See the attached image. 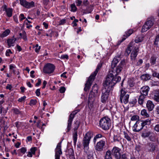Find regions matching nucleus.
<instances>
[{
    "instance_id": "nucleus-1",
    "label": "nucleus",
    "mask_w": 159,
    "mask_h": 159,
    "mask_svg": "<svg viewBox=\"0 0 159 159\" xmlns=\"http://www.w3.org/2000/svg\"><path fill=\"white\" fill-rule=\"evenodd\" d=\"M126 62L124 60L122 61L115 70L113 68L111 70L107 75L106 81L112 83L115 82V84L121 80V78L117 75L120 73L123 68H125Z\"/></svg>"
},
{
    "instance_id": "nucleus-2",
    "label": "nucleus",
    "mask_w": 159,
    "mask_h": 159,
    "mask_svg": "<svg viewBox=\"0 0 159 159\" xmlns=\"http://www.w3.org/2000/svg\"><path fill=\"white\" fill-rule=\"evenodd\" d=\"M105 81L104 84V88L102 89L101 97V101L102 103H105L107 100L108 95L111 88L115 84V82L110 83Z\"/></svg>"
},
{
    "instance_id": "nucleus-3",
    "label": "nucleus",
    "mask_w": 159,
    "mask_h": 159,
    "mask_svg": "<svg viewBox=\"0 0 159 159\" xmlns=\"http://www.w3.org/2000/svg\"><path fill=\"white\" fill-rule=\"evenodd\" d=\"M102 63H99L97 66V67L95 71H94L89 77L87 83L85 84V87L84 89V90L85 91H87L90 89L93 81L94 80L95 77L99 70L102 67Z\"/></svg>"
},
{
    "instance_id": "nucleus-4",
    "label": "nucleus",
    "mask_w": 159,
    "mask_h": 159,
    "mask_svg": "<svg viewBox=\"0 0 159 159\" xmlns=\"http://www.w3.org/2000/svg\"><path fill=\"white\" fill-rule=\"evenodd\" d=\"M92 134L90 132H88L86 134L83 138L82 144L84 150L87 151L89 148V144L92 137Z\"/></svg>"
},
{
    "instance_id": "nucleus-5",
    "label": "nucleus",
    "mask_w": 159,
    "mask_h": 159,
    "mask_svg": "<svg viewBox=\"0 0 159 159\" xmlns=\"http://www.w3.org/2000/svg\"><path fill=\"white\" fill-rule=\"evenodd\" d=\"M148 122L147 120L143 121L142 120H138L133 126L134 131L135 132L139 131L148 124Z\"/></svg>"
},
{
    "instance_id": "nucleus-6",
    "label": "nucleus",
    "mask_w": 159,
    "mask_h": 159,
    "mask_svg": "<svg viewBox=\"0 0 159 159\" xmlns=\"http://www.w3.org/2000/svg\"><path fill=\"white\" fill-rule=\"evenodd\" d=\"M55 69V66L52 64L48 63L43 68V71L44 73L50 74L53 72Z\"/></svg>"
},
{
    "instance_id": "nucleus-7",
    "label": "nucleus",
    "mask_w": 159,
    "mask_h": 159,
    "mask_svg": "<svg viewBox=\"0 0 159 159\" xmlns=\"http://www.w3.org/2000/svg\"><path fill=\"white\" fill-rule=\"evenodd\" d=\"M129 95L125 91V89L121 88L120 97V101L121 103L124 102L125 104L127 103L129 101Z\"/></svg>"
},
{
    "instance_id": "nucleus-8",
    "label": "nucleus",
    "mask_w": 159,
    "mask_h": 159,
    "mask_svg": "<svg viewBox=\"0 0 159 159\" xmlns=\"http://www.w3.org/2000/svg\"><path fill=\"white\" fill-rule=\"evenodd\" d=\"M106 139L101 140L98 142L95 146L96 150L101 152L106 148Z\"/></svg>"
},
{
    "instance_id": "nucleus-9",
    "label": "nucleus",
    "mask_w": 159,
    "mask_h": 159,
    "mask_svg": "<svg viewBox=\"0 0 159 159\" xmlns=\"http://www.w3.org/2000/svg\"><path fill=\"white\" fill-rule=\"evenodd\" d=\"M110 120H100L99 125L101 127L105 130L108 129L111 125Z\"/></svg>"
},
{
    "instance_id": "nucleus-10",
    "label": "nucleus",
    "mask_w": 159,
    "mask_h": 159,
    "mask_svg": "<svg viewBox=\"0 0 159 159\" xmlns=\"http://www.w3.org/2000/svg\"><path fill=\"white\" fill-rule=\"evenodd\" d=\"M153 24V21L151 20H147L142 27L141 32H143L147 31L152 26Z\"/></svg>"
},
{
    "instance_id": "nucleus-11",
    "label": "nucleus",
    "mask_w": 159,
    "mask_h": 159,
    "mask_svg": "<svg viewBox=\"0 0 159 159\" xmlns=\"http://www.w3.org/2000/svg\"><path fill=\"white\" fill-rule=\"evenodd\" d=\"M62 154L61 142L57 144L55 149V159H60V155Z\"/></svg>"
},
{
    "instance_id": "nucleus-12",
    "label": "nucleus",
    "mask_w": 159,
    "mask_h": 159,
    "mask_svg": "<svg viewBox=\"0 0 159 159\" xmlns=\"http://www.w3.org/2000/svg\"><path fill=\"white\" fill-rule=\"evenodd\" d=\"M121 149L117 147H114L111 150V152L116 159H120Z\"/></svg>"
},
{
    "instance_id": "nucleus-13",
    "label": "nucleus",
    "mask_w": 159,
    "mask_h": 159,
    "mask_svg": "<svg viewBox=\"0 0 159 159\" xmlns=\"http://www.w3.org/2000/svg\"><path fill=\"white\" fill-rule=\"evenodd\" d=\"M20 2L22 6L26 8H30L34 6V2H29L25 0H20Z\"/></svg>"
},
{
    "instance_id": "nucleus-14",
    "label": "nucleus",
    "mask_w": 159,
    "mask_h": 159,
    "mask_svg": "<svg viewBox=\"0 0 159 159\" xmlns=\"http://www.w3.org/2000/svg\"><path fill=\"white\" fill-rule=\"evenodd\" d=\"M152 133L148 130L143 131L142 134V137L145 138L149 137V139L151 141H153V139L152 138Z\"/></svg>"
},
{
    "instance_id": "nucleus-15",
    "label": "nucleus",
    "mask_w": 159,
    "mask_h": 159,
    "mask_svg": "<svg viewBox=\"0 0 159 159\" xmlns=\"http://www.w3.org/2000/svg\"><path fill=\"white\" fill-rule=\"evenodd\" d=\"M16 40V38H15L14 37L7 39V43L8 46V48H10L11 46H14L15 45V42Z\"/></svg>"
},
{
    "instance_id": "nucleus-16",
    "label": "nucleus",
    "mask_w": 159,
    "mask_h": 159,
    "mask_svg": "<svg viewBox=\"0 0 159 159\" xmlns=\"http://www.w3.org/2000/svg\"><path fill=\"white\" fill-rule=\"evenodd\" d=\"M149 90V88L148 86H144L140 90L141 94L147 96L148 94Z\"/></svg>"
},
{
    "instance_id": "nucleus-17",
    "label": "nucleus",
    "mask_w": 159,
    "mask_h": 159,
    "mask_svg": "<svg viewBox=\"0 0 159 159\" xmlns=\"http://www.w3.org/2000/svg\"><path fill=\"white\" fill-rule=\"evenodd\" d=\"M146 107L148 110L150 111H151L154 108V105L151 101L148 100L146 104Z\"/></svg>"
},
{
    "instance_id": "nucleus-18",
    "label": "nucleus",
    "mask_w": 159,
    "mask_h": 159,
    "mask_svg": "<svg viewBox=\"0 0 159 159\" xmlns=\"http://www.w3.org/2000/svg\"><path fill=\"white\" fill-rule=\"evenodd\" d=\"M133 32V29H131L129 30H128L125 32V34L123 35V37L122 39V41L125 40L126 38L129 37L131 34Z\"/></svg>"
},
{
    "instance_id": "nucleus-19",
    "label": "nucleus",
    "mask_w": 159,
    "mask_h": 159,
    "mask_svg": "<svg viewBox=\"0 0 159 159\" xmlns=\"http://www.w3.org/2000/svg\"><path fill=\"white\" fill-rule=\"evenodd\" d=\"M133 43V42H131L129 44L125 52V54L126 56H128L132 50L131 47Z\"/></svg>"
},
{
    "instance_id": "nucleus-20",
    "label": "nucleus",
    "mask_w": 159,
    "mask_h": 159,
    "mask_svg": "<svg viewBox=\"0 0 159 159\" xmlns=\"http://www.w3.org/2000/svg\"><path fill=\"white\" fill-rule=\"evenodd\" d=\"M138 48H135L133 49L131 54V59L132 60H135L136 57L138 55Z\"/></svg>"
},
{
    "instance_id": "nucleus-21",
    "label": "nucleus",
    "mask_w": 159,
    "mask_h": 159,
    "mask_svg": "<svg viewBox=\"0 0 159 159\" xmlns=\"http://www.w3.org/2000/svg\"><path fill=\"white\" fill-rule=\"evenodd\" d=\"M36 150V148L35 147H33L31 148L30 151L27 152V156L30 157H32L33 155L35 154Z\"/></svg>"
},
{
    "instance_id": "nucleus-22",
    "label": "nucleus",
    "mask_w": 159,
    "mask_h": 159,
    "mask_svg": "<svg viewBox=\"0 0 159 159\" xmlns=\"http://www.w3.org/2000/svg\"><path fill=\"white\" fill-rule=\"evenodd\" d=\"M68 155L70 157V159H75L73 149L70 148L68 150Z\"/></svg>"
},
{
    "instance_id": "nucleus-23",
    "label": "nucleus",
    "mask_w": 159,
    "mask_h": 159,
    "mask_svg": "<svg viewBox=\"0 0 159 159\" xmlns=\"http://www.w3.org/2000/svg\"><path fill=\"white\" fill-rule=\"evenodd\" d=\"M140 78L143 81H147L151 79V76L149 74H146L142 75Z\"/></svg>"
},
{
    "instance_id": "nucleus-24",
    "label": "nucleus",
    "mask_w": 159,
    "mask_h": 159,
    "mask_svg": "<svg viewBox=\"0 0 159 159\" xmlns=\"http://www.w3.org/2000/svg\"><path fill=\"white\" fill-rule=\"evenodd\" d=\"M153 98L155 101L158 102H159V90L155 91L154 96Z\"/></svg>"
},
{
    "instance_id": "nucleus-25",
    "label": "nucleus",
    "mask_w": 159,
    "mask_h": 159,
    "mask_svg": "<svg viewBox=\"0 0 159 159\" xmlns=\"http://www.w3.org/2000/svg\"><path fill=\"white\" fill-rule=\"evenodd\" d=\"M104 157V159H113L111 151L109 150L107 151Z\"/></svg>"
},
{
    "instance_id": "nucleus-26",
    "label": "nucleus",
    "mask_w": 159,
    "mask_h": 159,
    "mask_svg": "<svg viewBox=\"0 0 159 159\" xmlns=\"http://www.w3.org/2000/svg\"><path fill=\"white\" fill-rule=\"evenodd\" d=\"M119 60L120 59L119 58L115 57L114 58L111 64V66L112 68H113L116 66Z\"/></svg>"
},
{
    "instance_id": "nucleus-27",
    "label": "nucleus",
    "mask_w": 159,
    "mask_h": 159,
    "mask_svg": "<svg viewBox=\"0 0 159 159\" xmlns=\"http://www.w3.org/2000/svg\"><path fill=\"white\" fill-rule=\"evenodd\" d=\"M10 30L9 29H7L0 34V37L3 38L8 36L10 33Z\"/></svg>"
},
{
    "instance_id": "nucleus-28",
    "label": "nucleus",
    "mask_w": 159,
    "mask_h": 159,
    "mask_svg": "<svg viewBox=\"0 0 159 159\" xmlns=\"http://www.w3.org/2000/svg\"><path fill=\"white\" fill-rule=\"evenodd\" d=\"M146 96L141 94L139 96L138 102L139 104L142 105L143 104Z\"/></svg>"
},
{
    "instance_id": "nucleus-29",
    "label": "nucleus",
    "mask_w": 159,
    "mask_h": 159,
    "mask_svg": "<svg viewBox=\"0 0 159 159\" xmlns=\"http://www.w3.org/2000/svg\"><path fill=\"white\" fill-rule=\"evenodd\" d=\"M124 138L128 141H130L131 140V137L132 134L129 133H127L125 131L123 132Z\"/></svg>"
},
{
    "instance_id": "nucleus-30",
    "label": "nucleus",
    "mask_w": 159,
    "mask_h": 159,
    "mask_svg": "<svg viewBox=\"0 0 159 159\" xmlns=\"http://www.w3.org/2000/svg\"><path fill=\"white\" fill-rule=\"evenodd\" d=\"M13 9L11 8H8V9L5 12L7 17H10L12 16V15Z\"/></svg>"
},
{
    "instance_id": "nucleus-31",
    "label": "nucleus",
    "mask_w": 159,
    "mask_h": 159,
    "mask_svg": "<svg viewBox=\"0 0 159 159\" xmlns=\"http://www.w3.org/2000/svg\"><path fill=\"white\" fill-rule=\"evenodd\" d=\"M80 111V110H77L73 111L70 116L69 119H73L74 118L75 115Z\"/></svg>"
},
{
    "instance_id": "nucleus-32",
    "label": "nucleus",
    "mask_w": 159,
    "mask_h": 159,
    "mask_svg": "<svg viewBox=\"0 0 159 159\" xmlns=\"http://www.w3.org/2000/svg\"><path fill=\"white\" fill-rule=\"evenodd\" d=\"M148 148L149 151L153 152L155 150V146L153 143H150L149 144Z\"/></svg>"
},
{
    "instance_id": "nucleus-33",
    "label": "nucleus",
    "mask_w": 159,
    "mask_h": 159,
    "mask_svg": "<svg viewBox=\"0 0 159 159\" xmlns=\"http://www.w3.org/2000/svg\"><path fill=\"white\" fill-rule=\"evenodd\" d=\"M141 114L144 116L145 118H148L149 116V114L148 113L145 109H143L141 111Z\"/></svg>"
},
{
    "instance_id": "nucleus-34",
    "label": "nucleus",
    "mask_w": 159,
    "mask_h": 159,
    "mask_svg": "<svg viewBox=\"0 0 159 159\" xmlns=\"http://www.w3.org/2000/svg\"><path fill=\"white\" fill-rule=\"evenodd\" d=\"M74 122V131H77V130L79 126L80 122L79 120H75Z\"/></svg>"
},
{
    "instance_id": "nucleus-35",
    "label": "nucleus",
    "mask_w": 159,
    "mask_h": 159,
    "mask_svg": "<svg viewBox=\"0 0 159 159\" xmlns=\"http://www.w3.org/2000/svg\"><path fill=\"white\" fill-rule=\"evenodd\" d=\"M73 142L74 145H76L77 139V131H74V133L73 136Z\"/></svg>"
},
{
    "instance_id": "nucleus-36",
    "label": "nucleus",
    "mask_w": 159,
    "mask_h": 159,
    "mask_svg": "<svg viewBox=\"0 0 159 159\" xmlns=\"http://www.w3.org/2000/svg\"><path fill=\"white\" fill-rule=\"evenodd\" d=\"M159 42V34L157 35L155 37V40L154 43V45L157 47H158V42Z\"/></svg>"
},
{
    "instance_id": "nucleus-37",
    "label": "nucleus",
    "mask_w": 159,
    "mask_h": 159,
    "mask_svg": "<svg viewBox=\"0 0 159 159\" xmlns=\"http://www.w3.org/2000/svg\"><path fill=\"white\" fill-rule=\"evenodd\" d=\"M156 57L153 56L151 57L150 59V62L151 65H154L156 63Z\"/></svg>"
},
{
    "instance_id": "nucleus-38",
    "label": "nucleus",
    "mask_w": 159,
    "mask_h": 159,
    "mask_svg": "<svg viewBox=\"0 0 159 159\" xmlns=\"http://www.w3.org/2000/svg\"><path fill=\"white\" fill-rule=\"evenodd\" d=\"M72 120H68L67 126V131L69 132L71 129Z\"/></svg>"
},
{
    "instance_id": "nucleus-39",
    "label": "nucleus",
    "mask_w": 159,
    "mask_h": 159,
    "mask_svg": "<svg viewBox=\"0 0 159 159\" xmlns=\"http://www.w3.org/2000/svg\"><path fill=\"white\" fill-rule=\"evenodd\" d=\"M102 137V134H97L96 135V136L94 137L93 140V142L94 143H95L96 141H97V139H98L101 138Z\"/></svg>"
},
{
    "instance_id": "nucleus-40",
    "label": "nucleus",
    "mask_w": 159,
    "mask_h": 159,
    "mask_svg": "<svg viewBox=\"0 0 159 159\" xmlns=\"http://www.w3.org/2000/svg\"><path fill=\"white\" fill-rule=\"evenodd\" d=\"M93 9L92 7H89L87 8L84 11V13L88 14L91 13L93 11Z\"/></svg>"
},
{
    "instance_id": "nucleus-41",
    "label": "nucleus",
    "mask_w": 159,
    "mask_h": 159,
    "mask_svg": "<svg viewBox=\"0 0 159 159\" xmlns=\"http://www.w3.org/2000/svg\"><path fill=\"white\" fill-rule=\"evenodd\" d=\"M70 7L71 11L75 12L76 11L77 8L74 4H71L70 5Z\"/></svg>"
},
{
    "instance_id": "nucleus-42",
    "label": "nucleus",
    "mask_w": 159,
    "mask_h": 159,
    "mask_svg": "<svg viewBox=\"0 0 159 159\" xmlns=\"http://www.w3.org/2000/svg\"><path fill=\"white\" fill-rule=\"evenodd\" d=\"M37 103V101L36 100L31 99L30 103V105L31 106L35 105Z\"/></svg>"
},
{
    "instance_id": "nucleus-43",
    "label": "nucleus",
    "mask_w": 159,
    "mask_h": 159,
    "mask_svg": "<svg viewBox=\"0 0 159 159\" xmlns=\"http://www.w3.org/2000/svg\"><path fill=\"white\" fill-rule=\"evenodd\" d=\"M76 5L77 6H80L82 5L83 2L80 0H76L75 1Z\"/></svg>"
},
{
    "instance_id": "nucleus-44",
    "label": "nucleus",
    "mask_w": 159,
    "mask_h": 159,
    "mask_svg": "<svg viewBox=\"0 0 159 159\" xmlns=\"http://www.w3.org/2000/svg\"><path fill=\"white\" fill-rule=\"evenodd\" d=\"M120 159H128V156L125 154H123L121 155Z\"/></svg>"
},
{
    "instance_id": "nucleus-45",
    "label": "nucleus",
    "mask_w": 159,
    "mask_h": 159,
    "mask_svg": "<svg viewBox=\"0 0 159 159\" xmlns=\"http://www.w3.org/2000/svg\"><path fill=\"white\" fill-rule=\"evenodd\" d=\"M19 18L20 19V21H21L25 19V17L23 14H21L19 16Z\"/></svg>"
},
{
    "instance_id": "nucleus-46",
    "label": "nucleus",
    "mask_w": 159,
    "mask_h": 159,
    "mask_svg": "<svg viewBox=\"0 0 159 159\" xmlns=\"http://www.w3.org/2000/svg\"><path fill=\"white\" fill-rule=\"evenodd\" d=\"M14 112L16 114H22V113L21 111H20L17 108H15L13 109Z\"/></svg>"
},
{
    "instance_id": "nucleus-47",
    "label": "nucleus",
    "mask_w": 159,
    "mask_h": 159,
    "mask_svg": "<svg viewBox=\"0 0 159 159\" xmlns=\"http://www.w3.org/2000/svg\"><path fill=\"white\" fill-rule=\"evenodd\" d=\"M26 97L25 96H24L21 98H19L18 100V101L19 102H21L23 101H24L25 99L26 98Z\"/></svg>"
},
{
    "instance_id": "nucleus-48",
    "label": "nucleus",
    "mask_w": 159,
    "mask_h": 159,
    "mask_svg": "<svg viewBox=\"0 0 159 159\" xmlns=\"http://www.w3.org/2000/svg\"><path fill=\"white\" fill-rule=\"evenodd\" d=\"M66 23V20L65 19H63L61 20L59 22V25H63Z\"/></svg>"
},
{
    "instance_id": "nucleus-49",
    "label": "nucleus",
    "mask_w": 159,
    "mask_h": 159,
    "mask_svg": "<svg viewBox=\"0 0 159 159\" xmlns=\"http://www.w3.org/2000/svg\"><path fill=\"white\" fill-rule=\"evenodd\" d=\"M66 90V89L64 87H61L59 89V91L61 93H64Z\"/></svg>"
},
{
    "instance_id": "nucleus-50",
    "label": "nucleus",
    "mask_w": 159,
    "mask_h": 159,
    "mask_svg": "<svg viewBox=\"0 0 159 159\" xmlns=\"http://www.w3.org/2000/svg\"><path fill=\"white\" fill-rule=\"evenodd\" d=\"M12 72L14 74H17L18 75L19 74V71L16 68V67L14 69L12 70Z\"/></svg>"
},
{
    "instance_id": "nucleus-51",
    "label": "nucleus",
    "mask_w": 159,
    "mask_h": 159,
    "mask_svg": "<svg viewBox=\"0 0 159 159\" xmlns=\"http://www.w3.org/2000/svg\"><path fill=\"white\" fill-rule=\"evenodd\" d=\"M40 49V47L39 46L38 44H37L35 46V50L36 52H38Z\"/></svg>"
},
{
    "instance_id": "nucleus-52",
    "label": "nucleus",
    "mask_w": 159,
    "mask_h": 159,
    "mask_svg": "<svg viewBox=\"0 0 159 159\" xmlns=\"http://www.w3.org/2000/svg\"><path fill=\"white\" fill-rule=\"evenodd\" d=\"M27 149L23 147L20 149V151L21 153L24 154L26 151Z\"/></svg>"
},
{
    "instance_id": "nucleus-53",
    "label": "nucleus",
    "mask_w": 159,
    "mask_h": 159,
    "mask_svg": "<svg viewBox=\"0 0 159 159\" xmlns=\"http://www.w3.org/2000/svg\"><path fill=\"white\" fill-rule=\"evenodd\" d=\"M152 76L153 77H157V76L158 75L159 73H157L156 71H152Z\"/></svg>"
},
{
    "instance_id": "nucleus-54",
    "label": "nucleus",
    "mask_w": 159,
    "mask_h": 159,
    "mask_svg": "<svg viewBox=\"0 0 159 159\" xmlns=\"http://www.w3.org/2000/svg\"><path fill=\"white\" fill-rule=\"evenodd\" d=\"M130 119H139V117L136 115H134L131 117Z\"/></svg>"
},
{
    "instance_id": "nucleus-55",
    "label": "nucleus",
    "mask_w": 159,
    "mask_h": 159,
    "mask_svg": "<svg viewBox=\"0 0 159 159\" xmlns=\"http://www.w3.org/2000/svg\"><path fill=\"white\" fill-rule=\"evenodd\" d=\"M11 53L12 52L10 49H8L6 51V55L7 56H10L9 53Z\"/></svg>"
},
{
    "instance_id": "nucleus-56",
    "label": "nucleus",
    "mask_w": 159,
    "mask_h": 159,
    "mask_svg": "<svg viewBox=\"0 0 159 159\" xmlns=\"http://www.w3.org/2000/svg\"><path fill=\"white\" fill-rule=\"evenodd\" d=\"M35 93L37 96H39L40 95V90L39 89H37L36 90Z\"/></svg>"
},
{
    "instance_id": "nucleus-57",
    "label": "nucleus",
    "mask_w": 159,
    "mask_h": 159,
    "mask_svg": "<svg viewBox=\"0 0 159 159\" xmlns=\"http://www.w3.org/2000/svg\"><path fill=\"white\" fill-rule=\"evenodd\" d=\"M38 83H37L35 84L36 86H39L41 84V80L40 79L38 78Z\"/></svg>"
},
{
    "instance_id": "nucleus-58",
    "label": "nucleus",
    "mask_w": 159,
    "mask_h": 159,
    "mask_svg": "<svg viewBox=\"0 0 159 159\" xmlns=\"http://www.w3.org/2000/svg\"><path fill=\"white\" fill-rule=\"evenodd\" d=\"M61 59H68V56L67 55H61Z\"/></svg>"
},
{
    "instance_id": "nucleus-59",
    "label": "nucleus",
    "mask_w": 159,
    "mask_h": 159,
    "mask_svg": "<svg viewBox=\"0 0 159 159\" xmlns=\"http://www.w3.org/2000/svg\"><path fill=\"white\" fill-rule=\"evenodd\" d=\"M88 1L87 0H84L83 2V5L85 6H87L89 4Z\"/></svg>"
},
{
    "instance_id": "nucleus-60",
    "label": "nucleus",
    "mask_w": 159,
    "mask_h": 159,
    "mask_svg": "<svg viewBox=\"0 0 159 159\" xmlns=\"http://www.w3.org/2000/svg\"><path fill=\"white\" fill-rule=\"evenodd\" d=\"M43 3L45 5H47L48 2H49V0H42Z\"/></svg>"
},
{
    "instance_id": "nucleus-61",
    "label": "nucleus",
    "mask_w": 159,
    "mask_h": 159,
    "mask_svg": "<svg viewBox=\"0 0 159 159\" xmlns=\"http://www.w3.org/2000/svg\"><path fill=\"white\" fill-rule=\"evenodd\" d=\"M13 19L14 21H15L16 23H19L18 18L16 16H13Z\"/></svg>"
},
{
    "instance_id": "nucleus-62",
    "label": "nucleus",
    "mask_w": 159,
    "mask_h": 159,
    "mask_svg": "<svg viewBox=\"0 0 159 159\" xmlns=\"http://www.w3.org/2000/svg\"><path fill=\"white\" fill-rule=\"evenodd\" d=\"M16 68L15 66L13 64H11L9 66V68L10 70H12Z\"/></svg>"
},
{
    "instance_id": "nucleus-63",
    "label": "nucleus",
    "mask_w": 159,
    "mask_h": 159,
    "mask_svg": "<svg viewBox=\"0 0 159 159\" xmlns=\"http://www.w3.org/2000/svg\"><path fill=\"white\" fill-rule=\"evenodd\" d=\"M155 130L157 132H159V125H156L155 127Z\"/></svg>"
},
{
    "instance_id": "nucleus-64",
    "label": "nucleus",
    "mask_w": 159,
    "mask_h": 159,
    "mask_svg": "<svg viewBox=\"0 0 159 159\" xmlns=\"http://www.w3.org/2000/svg\"><path fill=\"white\" fill-rule=\"evenodd\" d=\"M88 159H93V153H91L89 155H88Z\"/></svg>"
}]
</instances>
